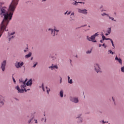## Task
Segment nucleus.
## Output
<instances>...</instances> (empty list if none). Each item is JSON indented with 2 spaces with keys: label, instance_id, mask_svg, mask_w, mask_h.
<instances>
[{
  "label": "nucleus",
  "instance_id": "obj_23",
  "mask_svg": "<svg viewBox=\"0 0 124 124\" xmlns=\"http://www.w3.org/2000/svg\"><path fill=\"white\" fill-rule=\"evenodd\" d=\"M108 52H109V54H112V55L114 54V52H113L111 50H108Z\"/></svg>",
  "mask_w": 124,
  "mask_h": 124
},
{
  "label": "nucleus",
  "instance_id": "obj_13",
  "mask_svg": "<svg viewBox=\"0 0 124 124\" xmlns=\"http://www.w3.org/2000/svg\"><path fill=\"white\" fill-rule=\"evenodd\" d=\"M77 3H83V4H84L85 2H81L80 1H79L78 2L75 1V2L73 3V4L74 5H77Z\"/></svg>",
  "mask_w": 124,
  "mask_h": 124
},
{
  "label": "nucleus",
  "instance_id": "obj_34",
  "mask_svg": "<svg viewBox=\"0 0 124 124\" xmlns=\"http://www.w3.org/2000/svg\"><path fill=\"white\" fill-rule=\"evenodd\" d=\"M67 12H68L67 11L64 13V15H66L67 14Z\"/></svg>",
  "mask_w": 124,
  "mask_h": 124
},
{
  "label": "nucleus",
  "instance_id": "obj_15",
  "mask_svg": "<svg viewBox=\"0 0 124 124\" xmlns=\"http://www.w3.org/2000/svg\"><path fill=\"white\" fill-rule=\"evenodd\" d=\"M70 77L69 76L68 77V82L69 84H72V79H70Z\"/></svg>",
  "mask_w": 124,
  "mask_h": 124
},
{
  "label": "nucleus",
  "instance_id": "obj_19",
  "mask_svg": "<svg viewBox=\"0 0 124 124\" xmlns=\"http://www.w3.org/2000/svg\"><path fill=\"white\" fill-rule=\"evenodd\" d=\"M102 38H103V40H105V39H106V38L105 37L104 35H103V34H102Z\"/></svg>",
  "mask_w": 124,
  "mask_h": 124
},
{
  "label": "nucleus",
  "instance_id": "obj_48",
  "mask_svg": "<svg viewBox=\"0 0 124 124\" xmlns=\"http://www.w3.org/2000/svg\"><path fill=\"white\" fill-rule=\"evenodd\" d=\"M89 27L90 28V26H89Z\"/></svg>",
  "mask_w": 124,
  "mask_h": 124
},
{
  "label": "nucleus",
  "instance_id": "obj_39",
  "mask_svg": "<svg viewBox=\"0 0 124 124\" xmlns=\"http://www.w3.org/2000/svg\"><path fill=\"white\" fill-rule=\"evenodd\" d=\"M60 83H62V78H61Z\"/></svg>",
  "mask_w": 124,
  "mask_h": 124
},
{
  "label": "nucleus",
  "instance_id": "obj_10",
  "mask_svg": "<svg viewBox=\"0 0 124 124\" xmlns=\"http://www.w3.org/2000/svg\"><path fill=\"white\" fill-rule=\"evenodd\" d=\"M70 100L75 103H78L79 102L78 98H71Z\"/></svg>",
  "mask_w": 124,
  "mask_h": 124
},
{
  "label": "nucleus",
  "instance_id": "obj_12",
  "mask_svg": "<svg viewBox=\"0 0 124 124\" xmlns=\"http://www.w3.org/2000/svg\"><path fill=\"white\" fill-rule=\"evenodd\" d=\"M49 68H51L52 70H53V69H55V68H56V69H58V66L56 65L54 66V65H52V66L49 67Z\"/></svg>",
  "mask_w": 124,
  "mask_h": 124
},
{
  "label": "nucleus",
  "instance_id": "obj_43",
  "mask_svg": "<svg viewBox=\"0 0 124 124\" xmlns=\"http://www.w3.org/2000/svg\"><path fill=\"white\" fill-rule=\"evenodd\" d=\"M24 52H27V50H24Z\"/></svg>",
  "mask_w": 124,
  "mask_h": 124
},
{
  "label": "nucleus",
  "instance_id": "obj_25",
  "mask_svg": "<svg viewBox=\"0 0 124 124\" xmlns=\"http://www.w3.org/2000/svg\"><path fill=\"white\" fill-rule=\"evenodd\" d=\"M42 88L43 89V91L45 92V90L44 89V86L43 85V84L42 85Z\"/></svg>",
  "mask_w": 124,
  "mask_h": 124
},
{
  "label": "nucleus",
  "instance_id": "obj_24",
  "mask_svg": "<svg viewBox=\"0 0 124 124\" xmlns=\"http://www.w3.org/2000/svg\"><path fill=\"white\" fill-rule=\"evenodd\" d=\"M109 19H110V20H112V21H114V18L111 17L110 16H108Z\"/></svg>",
  "mask_w": 124,
  "mask_h": 124
},
{
  "label": "nucleus",
  "instance_id": "obj_8",
  "mask_svg": "<svg viewBox=\"0 0 124 124\" xmlns=\"http://www.w3.org/2000/svg\"><path fill=\"white\" fill-rule=\"evenodd\" d=\"M78 11L79 13H82V14H88V12H87V11L86 9L82 10L78 9Z\"/></svg>",
  "mask_w": 124,
  "mask_h": 124
},
{
  "label": "nucleus",
  "instance_id": "obj_33",
  "mask_svg": "<svg viewBox=\"0 0 124 124\" xmlns=\"http://www.w3.org/2000/svg\"><path fill=\"white\" fill-rule=\"evenodd\" d=\"M71 13V12H69L67 14V15H70V14Z\"/></svg>",
  "mask_w": 124,
  "mask_h": 124
},
{
  "label": "nucleus",
  "instance_id": "obj_4",
  "mask_svg": "<svg viewBox=\"0 0 124 124\" xmlns=\"http://www.w3.org/2000/svg\"><path fill=\"white\" fill-rule=\"evenodd\" d=\"M14 34H15V32L8 33L9 41H10L11 40L14 38L15 37L13 36Z\"/></svg>",
  "mask_w": 124,
  "mask_h": 124
},
{
  "label": "nucleus",
  "instance_id": "obj_41",
  "mask_svg": "<svg viewBox=\"0 0 124 124\" xmlns=\"http://www.w3.org/2000/svg\"><path fill=\"white\" fill-rule=\"evenodd\" d=\"M109 34V33H106V35H108Z\"/></svg>",
  "mask_w": 124,
  "mask_h": 124
},
{
  "label": "nucleus",
  "instance_id": "obj_5",
  "mask_svg": "<svg viewBox=\"0 0 124 124\" xmlns=\"http://www.w3.org/2000/svg\"><path fill=\"white\" fill-rule=\"evenodd\" d=\"M94 67L95 70L97 73H98V72H101V71H100V67H99V65H98V64H95L94 65Z\"/></svg>",
  "mask_w": 124,
  "mask_h": 124
},
{
  "label": "nucleus",
  "instance_id": "obj_26",
  "mask_svg": "<svg viewBox=\"0 0 124 124\" xmlns=\"http://www.w3.org/2000/svg\"><path fill=\"white\" fill-rule=\"evenodd\" d=\"M13 81H14L15 84H16V80H15V78H14V77H13Z\"/></svg>",
  "mask_w": 124,
  "mask_h": 124
},
{
  "label": "nucleus",
  "instance_id": "obj_14",
  "mask_svg": "<svg viewBox=\"0 0 124 124\" xmlns=\"http://www.w3.org/2000/svg\"><path fill=\"white\" fill-rule=\"evenodd\" d=\"M74 13H72L71 15H70V18L72 19V20H74Z\"/></svg>",
  "mask_w": 124,
  "mask_h": 124
},
{
  "label": "nucleus",
  "instance_id": "obj_36",
  "mask_svg": "<svg viewBox=\"0 0 124 124\" xmlns=\"http://www.w3.org/2000/svg\"><path fill=\"white\" fill-rule=\"evenodd\" d=\"M35 123L36 124H37V120H35Z\"/></svg>",
  "mask_w": 124,
  "mask_h": 124
},
{
  "label": "nucleus",
  "instance_id": "obj_17",
  "mask_svg": "<svg viewBox=\"0 0 124 124\" xmlns=\"http://www.w3.org/2000/svg\"><path fill=\"white\" fill-rule=\"evenodd\" d=\"M46 90L47 94H49V92L51 91V89L50 88H48V87H46Z\"/></svg>",
  "mask_w": 124,
  "mask_h": 124
},
{
  "label": "nucleus",
  "instance_id": "obj_40",
  "mask_svg": "<svg viewBox=\"0 0 124 124\" xmlns=\"http://www.w3.org/2000/svg\"><path fill=\"white\" fill-rule=\"evenodd\" d=\"M102 45H99V47H101Z\"/></svg>",
  "mask_w": 124,
  "mask_h": 124
},
{
  "label": "nucleus",
  "instance_id": "obj_37",
  "mask_svg": "<svg viewBox=\"0 0 124 124\" xmlns=\"http://www.w3.org/2000/svg\"><path fill=\"white\" fill-rule=\"evenodd\" d=\"M31 120H30V121H29V124H31Z\"/></svg>",
  "mask_w": 124,
  "mask_h": 124
},
{
  "label": "nucleus",
  "instance_id": "obj_28",
  "mask_svg": "<svg viewBox=\"0 0 124 124\" xmlns=\"http://www.w3.org/2000/svg\"><path fill=\"white\" fill-rule=\"evenodd\" d=\"M104 15H107V16H108V15H107V14H105V13H104V14H102V16H104Z\"/></svg>",
  "mask_w": 124,
  "mask_h": 124
},
{
  "label": "nucleus",
  "instance_id": "obj_1",
  "mask_svg": "<svg viewBox=\"0 0 124 124\" xmlns=\"http://www.w3.org/2000/svg\"><path fill=\"white\" fill-rule=\"evenodd\" d=\"M27 81H28L27 79H25V81H23V79H19L20 83H22L23 84L20 86L21 89H20V87L18 86L16 87V89L18 91V93H24V91L25 92L30 91V89H27L26 87L27 86H31L32 84V80L30 79V80L26 83Z\"/></svg>",
  "mask_w": 124,
  "mask_h": 124
},
{
  "label": "nucleus",
  "instance_id": "obj_44",
  "mask_svg": "<svg viewBox=\"0 0 124 124\" xmlns=\"http://www.w3.org/2000/svg\"><path fill=\"white\" fill-rule=\"evenodd\" d=\"M79 123H82V120H80V121L79 122Z\"/></svg>",
  "mask_w": 124,
  "mask_h": 124
},
{
  "label": "nucleus",
  "instance_id": "obj_6",
  "mask_svg": "<svg viewBox=\"0 0 124 124\" xmlns=\"http://www.w3.org/2000/svg\"><path fill=\"white\" fill-rule=\"evenodd\" d=\"M5 65H6V61H4L1 63V69H2V71H4L5 70Z\"/></svg>",
  "mask_w": 124,
  "mask_h": 124
},
{
  "label": "nucleus",
  "instance_id": "obj_30",
  "mask_svg": "<svg viewBox=\"0 0 124 124\" xmlns=\"http://www.w3.org/2000/svg\"><path fill=\"white\" fill-rule=\"evenodd\" d=\"M110 41L111 42V44H113V43H114V42H113V40H112L111 39H110Z\"/></svg>",
  "mask_w": 124,
  "mask_h": 124
},
{
  "label": "nucleus",
  "instance_id": "obj_27",
  "mask_svg": "<svg viewBox=\"0 0 124 124\" xmlns=\"http://www.w3.org/2000/svg\"><path fill=\"white\" fill-rule=\"evenodd\" d=\"M102 46H103V47H104V48H106V46H105V44H103L102 45Z\"/></svg>",
  "mask_w": 124,
  "mask_h": 124
},
{
  "label": "nucleus",
  "instance_id": "obj_31",
  "mask_svg": "<svg viewBox=\"0 0 124 124\" xmlns=\"http://www.w3.org/2000/svg\"><path fill=\"white\" fill-rule=\"evenodd\" d=\"M110 39H110V38H106L105 40H110Z\"/></svg>",
  "mask_w": 124,
  "mask_h": 124
},
{
  "label": "nucleus",
  "instance_id": "obj_2",
  "mask_svg": "<svg viewBox=\"0 0 124 124\" xmlns=\"http://www.w3.org/2000/svg\"><path fill=\"white\" fill-rule=\"evenodd\" d=\"M98 35L97 33H96L94 34V35H92L91 37L89 38V36H87V39L89 40V41H92L93 42H96V41L95 40V37L97 36Z\"/></svg>",
  "mask_w": 124,
  "mask_h": 124
},
{
  "label": "nucleus",
  "instance_id": "obj_45",
  "mask_svg": "<svg viewBox=\"0 0 124 124\" xmlns=\"http://www.w3.org/2000/svg\"><path fill=\"white\" fill-rule=\"evenodd\" d=\"M112 100H113V101H114L113 97H112Z\"/></svg>",
  "mask_w": 124,
  "mask_h": 124
},
{
  "label": "nucleus",
  "instance_id": "obj_38",
  "mask_svg": "<svg viewBox=\"0 0 124 124\" xmlns=\"http://www.w3.org/2000/svg\"><path fill=\"white\" fill-rule=\"evenodd\" d=\"M102 123L103 124H105V122H104V121H102Z\"/></svg>",
  "mask_w": 124,
  "mask_h": 124
},
{
  "label": "nucleus",
  "instance_id": "obj_49",
  "mask_svg": "<svg viewBox=\"0 0 124 124\" xmlns=\"http://www.w3.org/2000/svg\"><path fill=\"white\" fill-rule=\"evenodd\" d=\"M31 60H32V58H31Z\"/></svg>",
  "mask_w": 124,
  "mask_h": 124
},
{
  "label": "nucleus",
  "instance_id": "obj_22",
  "mask_svg": "<svg viewBox=\"0 0 124 124\" xmlns=\"http://www.w3.org/2000/svg\"><path fill=\"white\" fill-rule=\"evenodd\" d=\"M121 70L122 72H124V67L123 66V67H121Z\"/></svg>",
  "mask_w": 124,
  "mask_h": 124
},
{
  "label": "nucleus",
  "instance_id": "obj_16",
  "mask_svg": "<svg viewBox=\"0 0 124 124\" xmlns=\"http://www.w3.org/2000/svg\"><path fill=\"white\" fill-rule=\"evenodd\" d=\"M31 56V52H30L28 54L25 55V58H30Z\"/></svg>",
  "mask_w": 124,
  "mask_h": 124
},
{
  "label": "nucleus",
  "instance_id": "obj_46",
  "mask_svg": "<svg viewBox=\"0 0 124 124\" xmlns=\"http://www.w3.org/2000/svg\"><path fill=\"white\" fill-rule=\"evenodd\" d=\"M45 122H46V119H45Z\"/></svg>",
  "mask_w": 124,
  "mask_h": 124
},
{
  "label": "nucleus",
  "instance_id": "obj_11",
  "mask_svg": "<svg viewBox=\"0 0 124 124\" xmlns=\"http://www.w3.org/2000/svg\"><path fill=\"white\" fill-rule=\"evenodd\" d=\"M115 60L118 61L119 62V63H120V64H122V59H121V58L119 59L118 58V56H116Z\"/></svg>",
  "mask_w": 124,
  "mask_h": 124
},
{
  "label": "nucleus",
  "instance_id": "obj_47",
  "mask_svg": "<svg viewBox=\"0 0 124 124\" xmlns=\"http://www.w3.org/2000/svg\"><path fill=\"white\" fill-rule=\"evenodd\" d=\"M79 120H81V118H79Z\"/></svg>",
  "mask_w": 124,
  "mask_h": 124
},
{
  "label": "nucleus",
  "instance_id": "obj_32",
  "mask_svg": "<svg viewBox=\"0 0 124 124\" xmlns=\"http://www.w3.org/2000/svg\"><path fill=\"white\" fill-rule=\"evenodd\" d=\"M100 42H101V43H103V41H104V40H100Z\"/></svg>",
  "mask_w": 124,
  "mask_h": 124
},
{
  "label": "nucleus",
  "instance_id": "obj_42",
  "mask_svg": "<svg viewBox=\"0 0 124 124\" xmlns=\"http://www.w3.org/2000/svg\"><path fill=\"white\" fill-rule=\"evenodd\" d=\"M46 0H42V1H46Z\"/></svg>",
  "mask_w": 124,
  "mask_h": 124
},
{
  "label": "nucleus",
  "instance_id": "obj_29",
  "mask_svg": "<svg viewBox=\"0 0 124 124\" xmlns=\"http://www.w3.org/2000/svg\"><path fill=\"white\" fill-rule=\"evenodd\" d=\"M37 65V63H36L35 64L33 65V67H35L36 65Z\"/></svg>",
  "mask_w": 124,
  "mask_h": 124
},
{
  "label": "nucleus",
  "instance_id": "obj_9",
  "mask_svg": "<svg viewBox=\"0 0 124 124\" xmlns=\"http://www.w3.org/2000/svg\"><path fill=\"white\" fill-rule=\"evenodd\" d=\"M4 104V100H3V97L0 95V107L2 106Z\"/></svg>",
  "mask_w": 124,
  "mask_h": 124
},
{
  "label": "nucleus",
  "instance_id": "obj_7",
  "mask_svg": "<svg viewBox=\"0 0 124 124\" xmlns=\"http://www.w3.org/2000/svg\"><path fill=\"white\" fill-rule=\"evenodd\" d=\"M23 64L24 63L23 62H21L20 63L19 62H16L15 64V66L16 68H20L21 66H23Z\"/></svg>",
  "mask_w": 124,
  "mask_h": 124
},
{
  "label": "nucleus",
  "instance_id": "obj_3",
  "mask_svg": "<svg viewBox=\"0 0 124 124\" xmlns=\"http://www.w3.org/2000/svg\"><path fill=\"white\" fill-rule=\"evenodd\" d=\"M48 31H51V34H52L53 36L57 35L58 34V32H59V30H57L56 29H54V30L49 29Z\"/></svg>",
  "mask_w": 124,
  "mask_h": 124
},
{
  "label": "nucleus",
  "instance_id": "obj_21",
  "mask_svg": "<svg viewBox=\"0 0 124 124\" xmlns=\"http://www.w3.org/2000/svg\"><path fill=\"white\" fill-rule=\"evenodd\" d=\"M92 53V50H88L86 52V54H91Z\"/></svg>",
  "mask_w": 124,
  "mask_h": 124
},
{
  "label": "nucleus",
  "instance_id": "obj_18",
  "mask_svg": "<svg viewBox=\"0 0 124 124\" xmlns=\"http://www.w3.org/2000/svg\"><path fill=\"white\" fill-rule=\"evenodd\" d=\"M60 96L61 97H62L63 96V91L62 90H61L60 93Z\"/></svg>",
  "mask_w": 124,
  "mask_h": 124
},
{
  "label": "nucleus",
  "instance_id": "obj_35",
  "mask_svg": "<svg viewBox=\"0 0 124 124\" xmlns=\"http://www.w3.org/2000/svg\"><path fill=\"white\" fill-rule=\"evenodd\" d=\"M112 45L113 47H115V45H114V43H112Z\"/></svg>",
  "mask_w": 124,
  "mask_h": 124
},
{
  "label": "nucleus",
  "instance_id": "obj_20",
  "mask_svg": "<svg viewBox=\"0 0 124 124\" xmlns=\"http://www.w3.org/2000/svg\"><path fill=\"white\" fill-rule=\"evenodd\" d=\"M108 32V34H110V33H111V28H109Z\"/></svg>",
  "mask_w": 124,
  "mask_h": 124
}]
</instances>
